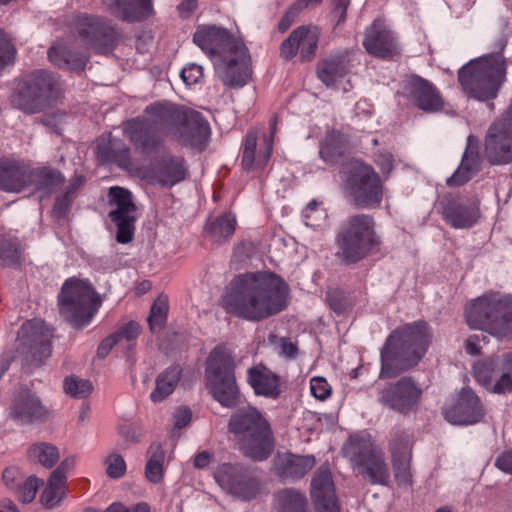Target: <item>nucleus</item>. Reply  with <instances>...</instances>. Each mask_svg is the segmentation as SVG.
<instances>
[{
    "mask_svg": "<svg viewBox=\"0 0 512 512\" xmlns=\"http://www.w3.org/2000/svg\"><path fill=\"white\" fill-rule=\"evenodd\" d=\"M344 191L356 208L375 209L382 203L384 184L371 165L357 161L347 171Z\"/></svg>",
    "mask_w": 512,
    "mask_h": 512,
    "instance_id": "nucleus-13",
    "label": "nucleus"
},
{
    "mask_svg": "<svg viewBox=\"0 0 512 512\" xmlns=\"http://www.w3.org/2000/svg\"><path fill=\"white\" fill-rule=\"evenodd\" d=\"M237 226L236 217L231 212H226L209 221L204 231L207 237L216 244H222L235 233Z\"/></svg>",
    "mask_w": 512,
    "mask_h": 512,
    "instance_id": "nucleus-40",
    "label": "nucleus"
},
{
    "mask_svg": "<svg viewBox=\"0 0 512 512\" xmlns=\"http://www.w3.org/2000/svg\"><path fill=\"white\" fill-rule=\"evenodd\" d=\"M182 377L180 365H172L161 372L156 378V386L150 398L153 402H161L173 393Z\"/></svg>",
    "mask_w": 512,
    "mask_h": 512,
    "instance_id": "nucleus-42",
    "label": "nucleus"
},
{
    "mask_svg": "<svg viewBox=\"0 0 512 512\" xmlns=\"http://www.w3.org/2000/svg\"><path fill=\"white\" fill-rule=\"evenodd\" d=\"M402 95L412 107L424 113L442 112L446 107V100L438 87L419 75L407 77Z\"/></svg>",
    "mask_w": 512,
    "mask_h": 512,
    "instance_id": "nucleus-19",
    "label": "nucleus"
},
{
    "mask_svg": "<svg viewBox=\"0 0 512 512\" xmlns=\"http://www.w3.org/2000/svg\"><path fill=\"white\" fill-rule=\"evenodd\" d=\"M228 429L242 453L253 461H264L272 454L275 447L273 431L257 408L248 406L233 414Z\"/></svg>",
    "mask_w": 512,
    "mask_h": 512,
    "instance_id": "nucleus-4",
    "label": "nucleus"
},
{
    "mask_svg": "<svg viewBox=\"0 0 512 512\" xmlns=\"http://www.w3.org/2000/svg\"><path fill=\"white\" fill-rule=\"evenodd\" d=\"M66 495V475L63 474V468L55 469L40 495L41 504L52 509L60 504Z\"/></svg>",
    "mask_w": 512,
    "mask_h": 512,
    "instance_id": "nucleus-39",
    "label": "nucleus"
},
{
    "mask_svg": "<svg viewBox=\"0 0 512 512\" xmlns=\"http://www.w3.org/2000/svg\"><path fill=\"white\" fill-rule=\"evenodd\" d=\"M301 12L302 11L300 7L296 3H293L281 17L277 25L278 31L282 34L287 32L289 28L293 25V23L296 21V19L299 17Z\"/></svg>",
    "mask_w": 512,
    "mask_h": 512,
    "instance_id": "nucleus-60",
    "label": "nucleus"
},
{
    "mask_svg": "<svg viewBox=\"0 0 512 512\" xmlns=\"http://www.w3.org/2000/svg\"><path fill=\"white\" fill-rule=\"evenodd\" d=\"M350 67L351 61L347 54L333 56L318 63L317 76L326 86H334L349 73Z\"/></svg>",
    "mask_w": 512,
    "mask_h": 512,
    "instance_id": "nucleus-35",
    "label": "nucleus"
},
{
    "mask_svg": "<svg viewBox=\"0 0 512 512\" xmlns=\"http://www.w3.org/2000/svg\"><path fill=\"white\" fill-rule=\"evenodd\" d=\"M41 485H43V481L36 476L25 477L20 487L13 494L22 503H30L35 499Z\"/></svg>",
    "mask_w": 512,
    "mask_h": 512,
    "instance_id": "nucleus-52",
    "label": "nucleus"
},
{
    "mask_svg": "<svg viewBox=\"0 0 512 512\" xmlns=\"http://www.w3.org/2000/svg\"><path fill=\"white\" fill-rule=\"evenodd\" d=\"M93 386L89 380L68 376L64 380V391L74 398H86L92 393Z\"/></svg>",
    "mask_w": 512,
    "mask_h": 512,
    "instance_id": "nucleus-51",
    "label": "nucleus"
},
{
    "mask_svg": "<svg viewBox=\"0 0 512 512\" xmlns=\"http://www.w3.org/2000/svg\"><path fill=\"white\" fill-rule=\"evenodd\" d=\"M278 117L274 115L270 121L271 133L265 135L258 144V132L250 129L244 139L241 154V166L247 172L262 173L267 167L273 152L274 134Z\"/></svg>",
    "mask_w": 512,
    "mask_h": 512,
    "instance_id": "nucleus-20",
    "label": "nucleus"
},
{
    "mask_svg": "<svg viewBox=\"0 0 512 512\" xmlns=\"http://www.w3.org/2000/svg\"><path fill=\"white\" fill-rule=\"evenodd\" d=\"M169 312L168 296L160 294L153 302L148 316V325L152 333L162 330L167 322Z\"/></svg>",
    "mask_w": 512,
    "mask_h": 512,
    "instance_id": "nucleus-46",
    "label": "nucleus"
},
{
    "mask_svg": "<svg viewBox=\"0 0 512 512\" xmlns=\"http://www.w3.org/2000/svg\"><path fill=\"white\" fill-rule=\"evenodd\" d=\"M311 394L320 401H325L332 394V387L328 381L321 376H316L310 380Z\"/></svg>",
    "mask_w": 512,
    "mask_h": 512,
    "instance_id": "nucleus-58",
    "label": "nucleus"
},
{
    "mask_svg": "<svg viewBox=\"0 0 512 512\" xmlns=\"http://www.w3.org/2000/svg\"><path fill=\"white\" fill-rule=\"evenodd\" d=\"M102 300L84 280L65 281L58 296L60 314L75 328L87 325L101 306Z\"/></svg>",
    "mask_w": 512,
    "mask_h": 512,
    "instance_id": "nucleus-11",
    "label": "nucleus"
},
{
    "mask_svg": "<svg viewBox=\"0 0 512 512\" xmlns=\"http://www.w3.org/2000/svg\"><path fill=\"white\" fill-rule=\"evenodd\" d=\"M235 369L234 357L225 345L212 349L206 361V386L212 397L227 408L238 406L241 400Z\"/></svg>",
    "mask_w": 512,
    "mask_h": 512,
    "instance_id": "nucleus-8",
    "label": "nucleus"
},
{
    "mask_svg": "<svg viewBox=\"0 0 512 512\" xmlns=\"http://www.w3.org/2000/svg\"><path fill=\"white\" fill-rule=\"evenodd\" d=\"M95 157L102 165L115 164L129 171L132 166L130 147L120 138H113L111 133L96 140Z\"/></svg>",
    "mask_w": 512,
    "mask_h": 512,
    "instance_id": "nucleus-28",
    "label": "nucleus"
},
{
    "mask_svg": "<svg viewBox=\"0 0 512 512\" xmlns=\"http://www.w3.org/2000/svg\"><path fill=\"white\" fill-rule=\"evenodd\" d=\"M72 199L73 195H71V191H65L63 195L56 198L53 205V214L55 217L62 218L66 215Z\"/></svg>",
    "mask_w": 512,
    "mask_h": 512,
    "instance_id": "nucleus-64",
    "label": "nucleus"
},
{
    "mask_svg": "<svg viewBox=\"0 0 512 512\" xmlns=\"http://www.w3.org/2000/svg\"><path fill=\"white\" fill-rule=\"evenodd\" d=\"M348 147V135L341 130L331 129L320 142V157L327 163H335L343 157Z\"/></svg>",
    "mask_w": 512,
    "mask_h": 512,
    "instance_id": "nucleus-37",
    "label": "nucleus"
},
{
    "mask_svg": "<svg viewBox=\"0 0 512 512\" xmlns=\"http://www.w3.org/2000/svg\"><path fill=\"white\" fill-rule=\"evenodd\" d=\"M506 59L500 52L487 54L470 61L458 71L463 92L479 101L497 96L506 77Z\"/></svg>",
    "mask_w": 512,
    "mask_h": 512,
    "instance_id": "nucleus-5",
    "label": "nucleus"
},
{
    "mask_svg": "<svg viewBox=\"0 0 512 512\" xmlns=\"http://www.w3.org/2000/svg\"><path fill=\"white\" fill-rule=\"evenodd\" d=\"M63 95L59 77L47 70H36L17 83L11 103L27 114H36L57 104Z\"/></svg>",
    "mask_w": 512,
    "mask_h": 512,
    "instance_id": "nucleus-7",
    "label": "nucleus"
},
{
    "mask_svg": "<svg viewBox=\"0 0 512 512\" xmlns=\"http://www.w3.org/2000/svg\"><path fill=\"white\" fill-rule=\"evenodd\" d=\"M336 495L332 472L328 464L321 465L314 473L311 480V499Z\"/></svg>",
    "mask_w": 512,
    "mask_h": 512,
    "instance_id": "nucleus-43",
    "label": "nucleus"
},
{
    "mask_svg": "<svg viewBox=\"0 0 512 512\" xmlns=\"http://www.w3.org/2000/svg\"><path fill=\"white\" fill-rule=\"evenodd\" d=\"M343 455L363 479L374 485L389 484L390 469L385 455L370 436L351 435L343 447Z\"/></svg>",
    "mask_w": 512,
    "mask_h": 512,
    "instance_id": "nucleus-10",
    "label": "nucleus"
},
{
    "mask_svg": "<svg viewBox=\"0 0 512 512\" xmlns=\"http://www.w3.org/2000/svg\"><path fill=\"white\" fill-rule=\"evenodd\" d=\"M413 438L403 429H396L391 433L387 450L390 460L412 458Z\"/></svg>",
    "mask_w": 512,
    "mask_h": 512,
    "instance_id": "nucleus-44",
    "label": "nucleus"
},
{
    "mask_svg": "<svg viewBox=\"0 0 512 512\" xmlns=\"http://www.w3.org/2000/svg\"><path fill=\"white\" fill-rule=\"evenodd\" d=\"M144 117L166 138L184 146L202 151L206 146L210 127L201 113L168 100L150 103Z\"/></svg>",
    "mask_w": 512,
    "mask_h": 512,
    "instance_id": "nucleus-2",
    "label": "nucleus"
},
{
    "mask_svg": "<svg viewBox=\"0 0 512 512\" xmlns=\"http://www.w3.org/2000/svg\"><path fill=\"white\" fill-rule=\"evenodd\" d=\"M501 375L493 382L488 390L495 394H508L512 392V352L503 355L501 362Z\"/></svg>",
    "mask_w": 512,
    "mask_h": 512,
    "instance_id": "nucleus-48",
    "label": "nucleus"
},
{
    "mask_svg": "<svg viewBox=\"0 0 512 512\" xmlns=\"http://www.w3.org/2000/svg\"><path fill=\"white\" fill-rule=\"evenodd\" d=\"M394 479L400 487L413 485L412 458L391 460Z\"/></svg>",
    "mask_w": 512,
    "mask_h": 512,
    "instance_id": "nucleus-50",
    "label": "nucleus"
},
{
    "mask_svg": "<svg viewBox=\"0 0 512 512\" xmlns=\"http://www.w3.org/2000/svg\"><path fill=\"white\" fill-rule=\"evenodd\" d=\"M326 298L329 307L337 314H344L351 308V302L339 289L328 291Z\"/></svg>",
    "mask_w": 512,
    "mask_h": 512,
    "instance_id": "nucleus-56",
    "label": "nucleus"
},
{
    "mask_svg": "<svg viewBox=\"0 0 512 512\" xmlns=\"http://www.w3.org/2000/svg\"><path fill=\"white\" fill-rule=\"evenodd\" d=\"M320 35V28L316 25L298 26L280 44V57L290 61L299 55L301 62H311L316 56Z\"/></svg>",
    "mask_w": 512,
    "mask_h": 512,
    "instance_id": "nucleus-23",
    "label": "nucleus"
},
{
    "mask_svg": "<svg viewBox=\"0 0 512 512\" xmlns=\"http://www.w3.org/2000/svg\"><path fill=\"white\" fill-rule=\"evenodd\" d=\"M106 474L111 479H119L126 473V462L124 458L116 452L109 454L105 460Z\"/></svg>",
    "mask_w": 512,
    "mask_h": 512,
    "instance_id": "nucleus-55",
    "label": "nucleus"
},
{
    "mask_svg": "<svg viewBox=\"0 0 512 512\" xmlns=\"http://www.w3.org/2000/svg\"><path fill=\"white\" fill-rule=\"evenodd\" d=\"M375 228L372 215L361 213L347 218L336 235V257L342 264H356L379 249L381 240Z\"/></svg>",
    "mask_w": 512,
    "mask_h": 512,
    "instance_id": "nucleus-6",
    "label": "nucleus"
},
{
    "mask_svg": "<svg viewBox=\"0 0 512 512\" xmlns=\"http://www.w3.org/2000/svg\"><path fill=\"white\" fill-rule=\"evenodd\" d=\"M432 334L420 320L401 325L388 335L380 351V379H392L415 367L426 354Z\"/></svg>",
    "mask_w": 512,
    "mask_h": 512,
    "instance_id": "nucleus-3",
    "label": "nucleus"
},
{
    "mask_svg": "<svg viewBox=\"0 0 512 512\" xmlns=\"http://www.w3.org/2000/svg\"><path fill=\"white\" fill-rule=\"evenodd\" d=\"M423 390L411 376L401 377L378 389V401L384 407L401 415L415 412L420 404Z\"/></svg>",
    "mask_w": 512,
    "mask_h": 512,
    "instance_id": "nucleus-16",
    "label": "nucleus"
},
{
    "mask_svg": "<svg viewBox=\"0 0 512 512\" xmlns=\"http://www.w3.org/2000/svg\"><path fill=\"white\" fill-rule=\"evenodd\" d=\"M181 78L187 85H194L203 78V69L196 64H190L181 71Z\"/></svg>",
    "mask_w": 512,
    "mask_h": 512,
    "instance_id": "nucleus-62",
    "label": "nucleus"
},
{
    "mask_svg": "<svg viewBox=\"0 0 512 512\" xmlns=\"http://www.w3.org/2000/svg\"><path fill=\"white\" fill-rule=\"evenodd\" d=\"M68 29L83 45L100 55L111 54L121 38L117 28L110 21L87 13L74 15L68 23Z\"/></svg>",
    "mask_w": 512,
    "mask_h": 512,
    "instance_id": "nucleus-12",
    "label": "nucleus"
},
{
    "mask_svg": "<svg viewBox=\"0 0 512 512\" xmlns=\"http://www.w3.org/2000/svg\"><path fill=\"white\" fill-rule=\"evenodd\" d=\"M123 135L135 150L154 152L164 144V136L144 116L128 119L122 124Z\"/></svg>",
    "mask_w": 512,
    "mask_h": 512,
    "instance_id": "nucleus-26",
    "label": "nucleus"
},
{
    "mask_svg": "<svg viewBox=\"0 0 512 512\" xmlns=\"http://www.w3.org/2000/svg\"><path fill=\"white\" fill-rule=\"evenodd\" d=\"M114 333L118 334L119 341L125 339L130 342L138 338L141 333V326L136 321H130Z\"/></svg>",
    "mask_w": 512,
    "mask_h": 512,
    "instance_id": "nucleus-63",
    "label": "nucleus"
},
{
    "mask_svg": "<svg viewBox=\"0 0 512 512\" xmlns=\"http://www.w3.org/2000/svg\"><path fill=\"white\" fill-rule=\"evenodd\" d=\"M315 464L316 459L313 455L285 453L277 457L275 469L281 478L298 480L303 478Z\"/></svg>",
    "mask_w": 512,
    "mask_h": 512,
    "instance_id": "nucleus-34",
    "label": "nucleus"
},
{
    "mask_svg": "<svg viewBox=\"0 0 512 512\" xmlns=\"http://www.w3.org/2000/svg\"><path fill=\"white\" fill-rule=\"evenodd\" d=\"M479 164L480 157L478 151L468 146L463 154L459 167L454 174L447 179V185L450 187L464 185L479 170Z\"/></svg>",
    "mask_w": 512,
    "mask_h": 512,
    "instance_id": "nucleus-41",
    "label": "nucleus"
},
{
    "mask_svg": "<svg viewBox=\"0 0 512 512\" xmlns=\"http://www.w3.org/2000/svg\"><path fill=\"white\" fill-rule=\"evenodd\" d=\"M53 331L39 319L23 323L17 335V351L27 364L40 366L52 354Z\"/></svg>",
    "mask_w": 512,
    "mask_h": 512,
    "instance_id": "nucleus-14",
    "label": "nucleus"
},
{
    "mask_svg": "<svg viewBox=\"0 0 512 512\" xmlns=\"http://www.w3.org/2000/svg\"><path fill=\"white\" fill-rule=\"evenodd\" d=\"M363 47L369 55L383 60H392L401 55L395 33L380 20H374L366 28Z\"/></svg>",
    "mask_w": 512,
    "mask_h": 512,
    "instance_id": "nucleus-25",
    "label": "nucleus"
},
{
    "mask_svg": "<svg viewBox=\"0 0 512 512\" xmlns=\"http://www.w3.org/2000/svg\"><path fill=\"white\" fill-rule=\"evenodd\" d=\"M288 293L287 283L276 273L247 272L230 282L222 296V307L235 317L258 322L284 310Z\"/></svg>",
    "mask_w": 512,
    "mask_h": 512,
    "instance_id": "nucleus-1",
    "label": "nucleus"
},
{
    "mask_svg": "<svg viewBox=\"0 0 512 512\" xmlns=\"http://www.w3.org/2000/svg\"><path fill=\"white\" fill-rule=\"evenodd\" d=\"M17 50L8 35L0 29V72L15 61Z\"/></svg>",
    "mask_w": 512,
    "mask_h": 512,
    "instance_id": "nucleus-54",
    "label": "nucleus"
},
{
    "mask_svg": "<svg viewBox=\"0 0 512 512\" xmlns=\"http://www.w3.org/2000/svg\"><path fill=\"white\" fill-rule=\"evenodd\" d=\"M484 155L491 165L512 163V137L488 129L484 141Z\"/></svg>",
    "mask_w": 512,
    "mask_h": 512,
    "instance_id": "nucleus-33",
    "label": "nucleus"
},
{
    "mask_svg": "<svg viewBox=\"0 0 512 512\" xmlns=\"http://www.w3.org/2000/svg\"><path fill=\"white\" fill-rule=\"evenodd\" d=\"M275 512H310L306 495L294 488H284L274 494Z\"/></svg>",
    "mask_w": 512,
    "mask_h": 512,
    "instance_id": "nucleus-38",
    "label": "nucleus"
},
{
    "mask_svg": "<svg viewBox=\"0 0 512 512\" xmlns=\"http://www.w3.org/2000/svg\"><path fill=\"white\" fill-rule=\"evenodd\" d=\"M315 512H341L337 495L311 499Z\"/></svg>",
    "mask_w": 512,
    "mask_h": 512,
    "instance_id": "nucleus-59",
    "label": "nucleus"
},
{
    "mask_svg": "<svg viewBox=\"0 0 512 512\" xmlns=\"http://www.w3.org/2000/svg\"><path fill=\"white\" fill-rule=\"evenodd\" d=\"M32 168L23 160L0 158V190L20 193L31 187Z\"/></svg>",
    "mask_w": 512,
    "mask_h": 512,
    "instance_id": "nucleus-27",
    "label": "nucleus"
},
{
    "mask_svg": "<svg viewBox=\"0 0 512 512\" xmlns=\"http://www.w3.org/2000/svg\"><path fill=\"white\" fill-rule=\"evenodd\" d=\"M438 209L442 219L454 229H469L481 216L479 199H464L459 195H445Z\"/></svg>",
    "mask_w": 512,
    "mask_h": 512,
    "instance_id": "nucleus-22",
    "label": "nucleus"
},
{
    "mask_svg": "<svg viewBox=\"0 0 512 512\" xmlns=\"http://www.w3.org/2000/svg\"><path fill=\"white\" fill-rule=\"evenodd\" d=\"M49 61L61 69H69L78 73L84 72L89 62L87 52L72 50L63 41H56L47 52Z\"/></svg>",
    "mask_w": 512,
    "mask_h": 512,
    "instance_id": "nucleus-31",
    "label": "nucleus"
},
{
    "mask_svg": "<svg viewBox=\"0 0 512 512\" xmlns=\"http://www.w3.org/2000/svg\"><path fill=\"white\" fill-rule=\"evenodd\" d=\"M46 415V408L29 389H21L18 392L11 407V416L14 419L30 423L41 420Z\"/></svg>",
    "mask_w": 512,
    "mask_h": 512,
    "instance_id": "nucleus-32",
    "label": "nucleus"
},
{
    "mask_svg": "<svg viewBox=\"0 0 512 512\" xmlns=\"http://www.w3.org/2000/svg\"><path fill=\"white\" fill-rule=\"evenodd\" d=\"M20 256L19 240L16 237L0 234V265H17Z\"/></svg>",
    "mask_w": 512,
    "mask_h": 512,
    "instance_id": "nucleus-49",
    "label": "nucleus"
},
{
    "mask_svg": "<svg viewBox=\"0 0 512 512\" xmlns=\"http://www.w3.org/2000/svg\"><path fill=\"white\" fill-rule=\"evenodd\" d=\"M497 367V362L494 359L480 361L474 367V376L481 385L488 389L492 385L493 374Z\"/></svg>",
    "mask_w": 512,
    "mask_h": 512,
    "instance_id": "nucleus-53",
    "label": "nucleus"
},
{
    "mask_svg": "<svg viewBox=\"0 0 512 512\" xmlns=\"http://www.w3.org/2000/svg\"><path fill=\"white\" fill-rule=\"evenodd\" d=\"M247 383L258 396L277 399L282 392L280 376L263 364L248 368Z\"/></svg>",
    "mask_w": 512,
    "mask_h": 512,
    "instance_id": "nucleus-29",
    "label": "nucleus"
},
{
    "mask_svg": "<svg viewBox=\"0 0 512 512\" xmlns=\"http://www.w3.org/2000/svg\"><path fill=\"white\" fill-rule=\"evenodd\" d=\"M24 478L25 474L16 466L6 467L2 472V481L12 493L20 487Z\"/></svg>",
    "mask_w": 512,
    "mask_h": 512,
    "instance_id": "nucleus-57",
    "label": "nucleus"
},
{
    "mask_svg": "<svg viewBox=\"0 0 512 512\" xmlns=\"http://www.w3.org/2000/svg\"><path fill=\"white\" fill-rule=\"evenodd\" d=\"M64 182L62 174L50 167L32 168L31 187L37 190L58 186Z\"/></svg>",
    "mask_w": 512,
    "mask_h": 512,
    "instance_id": "nucleus-47",
    "label": "nucleus"
},
{
    "mask_svg": "<svg viewBox=\"0 0 512 512\" xmlns=\"http://www.w3.org/2000/svg\"><path fill=\"white\" fill-rule=\"evenodd\" d=\"M60 458L58 448L47 442L35 443L27 450V459L39 463L45 468H52Z\"/></svg>",
    "mask_w": 512,
    "mask_h": 512,
    "instance_id": "nucleus-45",
    "label": "nucleus"
},
{
    "mask_svg": "<svg viewBox=\"0 0 512 512\" xmlns=\"http://www.w3.org/2000/svg\"><path fill=\"white\" fill-rule=\"evenodd\" d=\"M466 321L470 328L499 338L512 335V297L490 294L477 298L466 309Z\"/></svg>",
    "mask_w": 512,
    "mask_h": 512,
    "instance_id": "nucleus-9",
    "label": "nucleus"
},
{
    "mask_svg": "<svg viewBox=\"0 0 512 512\" xmlns=\"http://www.w3.org/2000/svg\"><path fill=\"white\" fill-rule=\"evenodd\" d=\"M139 175L149 184L172 188L188 178L189 169L184 157L165 154L155 158L151 165L141 167Z\"/></svg>",
    "mask_w": 512,
    "mask_h": 512,
    "instance_id": "nucleus-17",
    "label": "nucleus"
},
{
    "mask_svg": "<svg viewBox=\"0 0 512 512\" xmlns=\"http://www.w3.org/2000/svg\"><path fill=\"white\" fill-rule=\"evenodd\" d=\"M215 479L223 489L245 500L255 498L260 492L259 481L239 464L220 465Z\"/></svg>",
    "mask_w": 512,
    "mask_h": 512,
    "instance_id": "nucleus-24",
    "label": "nucleus"
},
{
    "mask_svg": "<svg viewBox=\"0 0 512 512\" xmlns=\"http://www.w3.org/2000/svg\"><path fill=\"white\" fill-rule=\"evenodd\" d=\"M444 418L455 425H473L483 421L485 410L479 396L469 387L459 393L442 409Z\"/></svg>",
    "mask_w": 512,
    "mask_h": 512,
    "instance_id": "nucleus-21",
    "label": "nucleus"
},
{
    "mask_svg": "<svg viewBox=\"0 0 512 512\" xmlns=\"http://www.w3.org/2000/svg\"><path fill=\"white\" fill-rule=\"evenodd\" d=\"M489 128H491L492 131H497L512 137V105L505 111L502 117L495 121Z\"/></svg>",
    "mask_w": 512,
    "mask_h": 512,
    "instance_id": "nucleus-61",
    "label": "nucleus"
},
{
    "mask_svg": "<svg viewBox=\"0 0 512 512\" xmlns=\"http://www.w3.org/2000/svg\"><path fill=\"white\" fill-rule=\"evenodd\" d=\"M193 42L209 55L225 57L226 54L240 53L246 56L247 47L227 29L215 25L199 26L193 35Z\"/></svg>",
    "mask_w": 512,
    "mask_h": 512,
    "instance_id": "nucleus-18",
    "label": "nucleus"
},
{
    "mask_svg": "<svg viewBox=\"0 0 512 512\" xmlns=\"http://www.w3.org/2000/svg\"><path fill=\"white\" fill-rule=\"evenodd\" d=\"M109 197V205L115 207L108 213L116 228L115 240L119 244H128L133 241L135 235L137 206L133 202L131 192L123 187H111Z\"/></svg>",
    "mask_w": 512,
    "mask_h": 512,
    "instance_id": "nucleus-15",
    "label": "nucleus"
},
{
    "mask_svg": "<svg viewBox=\"0 0 512 512\" xmlns=\"http://www.w3.org/2000/svg\"><path fill=\"white\" fill-rule=\"evenodd\" d=\"M232 56V58L228 59L222 80L229 87H242L251 76L249 51H246L245 58L241 57L240 53H234Z\"/></svg>",
    "mask_w": 512,
    "mask_h": 512,
    "instance_id": "nucleus-36",
    "label": "nucleus"
},
{
    "mask_svg": "<svg viewBox=\"0 0 512 512\" xmlns=\"http://www.w3.org/2000/svg\"><path fill=\"white\" fill-rule=\"evenodd\" d=\"M109 11L126 22H142L155 14L152 0H102Z\"/></svg>",
    "mask_w": 512,
    "mask_h": 512,
    "instance_id": "nucleus-30",
    "label": "nucleus"
}]
</instances>
